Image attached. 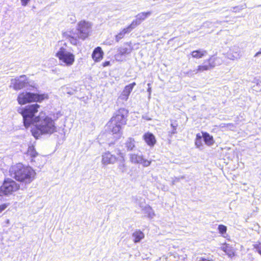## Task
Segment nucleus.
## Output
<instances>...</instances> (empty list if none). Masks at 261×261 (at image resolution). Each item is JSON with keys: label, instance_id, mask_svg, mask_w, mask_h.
Instances as JSON below:
<instances>
[{"label": "nucleus", "instance_id": "1", "mask_svg": "<svg viewBox=\"0 0 261 261\" xmlns=\"http://www.w3.org/2000/svg\"><path fill=\"white\" fill-rule=\"evenodd\" d=\"M35 125L31 129L33 136L38 139L41 135L51 134L56 130L55 123L52 119L41 112L36 118Z\"/></svg>", "mask_w": 261, "mask_h": 261}, {"label": "nucleus", "instance_id": "2", "mask_svg": "<svg viewBox=\"0 0 261 261\" xmlns=\"http://www.w3.org/2000/svg\"><path fill=\"white\" fill-rule=\"evenodd\" d=\"M10 175L16 180L24 184H29L34 179L35 172L30 167L18 163L12 166L9 169Z\"/></svg>", "mask_w": 261, "mask_h": 261}, {"label": "nucleus", "instance_id": "3", "mask_svg": "<svg viewBox=\"0 0 261 261\" xmlns=\"http://www.w3.org/2000/svg\"><path fill=\"white\" fill-rule=\"evenodd\" d=\"M127 114L128 112L126 109H120L108 122V125L113 134L121 136L122 126L126 124Z\"/></svg>", "mask_w": 261, "mask_h": 261}, {"label": "nucleus", "instance_id": "4", "mask_svg": "<svg viewBox=\"0 0 261 261\" xmlns=\"http://www.w3.org/2000/svg\"><path fill=\"white\" fill-rule=\"evenodd\" d=\"M40 106L37 103L28 105L24 108H19L17 112L23 117L24 125L28 127L31 124H34L37 121L38 116L36 114L38 112Z\"/></svg>", "mask_w": 261, "mask_h": 261}, {"label": "nucleus", "instance_id": "5", "mask_svg": "<svg viewBox=\"0 0 261 261\" xmlns=\"http://www.w3.org/2000/svg\"><path fill=\"white\" fill-rule=\"evenodd\" d=\"M48 98V95L45 93L39 94L31 92H22L19 94L17 100L19 104L22 105L31 102H40Z\"/></svg>", "mask_w": 261, "mask_h": 261}, {"label": "nucleus", "instance_id": "6", "mask_svg": "<svg viewBox=\"0 0 261 261\" xmlns=\"http://www.w3.org/2000/svg\"><path fill=\"white\" fill-rule=\"evenodd\" d=\"M19 185L13 180L7 178L0 187V200L6 199V197L18 190Z\"/></svg>", "mask_w": 261, "mask_h": 261}, {"label": "nucleus", "instance_id": "7", "mask_svg": "<svg viewBox=\"0 0 261 261\" xmlns=\"http://www.w3.org/2000/svg\"><path fill=\"white\" fill-rule=\"evenodd\" d=\"M91 24L85 21H81L79 22L77 28L75 31L76 37L82 40L85 39L89 36L90 32Z\"/></svg>", "mask_w": 261, "mask_h": 261}, {"label": "nucleus", "instance_id": "8", "mask_svg": "<svg viewBox=\"0 0 261 261\" xmlns=\"http://www.w3.org/2000/svg\"><path fill=\"white\" fill-rule=\"evenodd\" d=\"M29 85L28 79L26 75H22L14 79H12L10 87L13 88L15 90H19L23 88L28 87Z\"/></svg>", "mask_w": 261, "mask_h": 261}, {"label": "nucleus", "instance_id": "9", "mask_svg": "<svg viewBox=\"0 0 261 261\" xmlns=\"http://www.w3.org/2000/svg\"><path fill=\"white\" fill-rule=\"evenodd\" d=\"M129 160L132 163L141 164L145 167L150 166L151 163V161H148L144 158L143 155L135 153L129 154Z\"/></svg>", "mask_w": 261, "mask_h": 261}, {"label": "nucleus", "instance_id": "10", "mask_svg": "<svg viewBox=\"0 0 261 261\" xmlns=\"http://www.w3.org/2000/svg\"><path fill=\"white\" fill-rule=\"evenodd\" d=\"M101 157V164L104 166L114 164L118 160V158L115 155L112 154L109 151L103 153Z\"/></svg>", "mask_w": 261, "mask_h": 261}, {"label": "nucleus", "instance_id": "11", "mask_svg": "<svg viewBox=\"0 0 261 261\" xmlns=\"http://www.w3.org/2000/svg\"><path fill=\"white\" fill-rule=\"evenodd\" d=\"M136 85V83L134 82L132 84H130L126 86L123 90L122 91V93L119 96L118 99H120L123 101H126L128 98V96L130 92L132 91L134 86Z\"/></svg>", "mask_w": 261, "mask_h": 261}, {"label": "nucleus", "instance_id": "12", "mask_svg": "<svg viewBox=\"0 0 261 261\" xmlns=\"http://www.w3.org/2000/svg\"><path fill=\"white\" fill-rule=\"evenodd\" d=\"M151 14V13L150 11L139 13L136 16V19L133 20L130 24L134 28H135L137 25L141 23L142 20H145L146 18L150 15Z\"/></svg>", "mask_w": 261, "mask_h": 261}, {"label": "nucleus", "instance_id": "13", "mask_svg": "<svg viewBox=\"0 0 261 261\" xmlns=\"http://www.w3.org/2000/svg\"><path fill=\"white\" fill-rule=\"evenodd\" d=\"M103 52L100 47L94 49L92 54V58L95 62H99L103 58Z\"/></svg>", "mask_w": 261, "mask_h": 261}, {"label": "nucleus", "instance_id": "14", "mask_svg": "<svg viewBox=\"0 0 261 261\" xmlns=\"http://www.w3.org/2000/svg\"><path fill=\"white\" fill-rule=\"evenodd\" d=\"M127 46H122L118 49V55L121 56L128 55L133 50V47L130 42L125 44Z\"/></svg>", "mask_w": 261, "mask_h": 261}, {"label": "nucleus", "instance_id": "15", "mask_svg": "<svg viewBox=\"0 0 261 261\" xmlns=\"http://www.w3.org/2000/svg\"><path fill=\"white\" fill-rule=\"evenodd\" d=\"M143 139L145 142L150 146H153L156 142L154 136L150 133H145L143 135Z\"/></svg>", "mask_w": 261, "mask_h": 261}, {"label": "nucleus", "instance_id": "16", "mask_svg": "<svg viewBox=\"0 0 261 261\" xmlns=\"http://www.w3.org/2000/svg\"><path fill=\"white\" fill-rule=\"evenodd\" d=\"M134 28L131 24L127 28L123 29L118 34L115 36V40L117 42H119L120 40L122 39L125 34L130 33Z\"/></svg>", "mask_w": 261, "mask_h": 261}, {"label": "nucleus", "instance_id": "17", "mask_svg": "<svg viewBox=\"0 0 261 261\" xmlns=\"http://www.w3.org/2000/svg\"><path fill=\"white\" fill-rule=\"evenodd\" d=\"M118 154L120 156L119 159V163L118 165V169L121 173H124L127 170L126 166L125 164V160L123 153L119 152Z\"/></svg>", "mask_w": 261, "mask_h": 261}, {"label": "nucleus", "instance_id": "18", "mask_svg": "<svg viewBox=\"0 0 261 261\" xmlns=\"http://www.w3.org/2000/svg\"><path fill=\"white\" fill-rule=\"evenodd\" d=\"M136 141L134 138H128L125 142V147L127 151H133L134 150Z\"/></svg>", "mask_w": 261, "mask_h": 261}, {"label": "nucleus", "instance_id": "19", "mask_svg": "<svg viewBox=\"0 0 261 261\" xmlns=\"http://www.w3.org/2000/svg\"><path fill=\"white\" fill-rule=\"evenodd\" d=\"M207 54V51L203 49H198L191 52L192 57L196 59H200L203 58Z\"/></svg>", "mask_w": 261, "mask_h": 261}, {"label": "nucleus", "instance_id": "20", "mask_svg": "<svg viewBox=\"0 0 261 261\" xmlns=\"http://www.w3.org/2000/svg\"><path fill=\"white\" fill-rule=\"evenodd\" d=\"M237 51H235V54H233L230 50V49L229 50V51L226 54V57L230 59V60H237L238 59H240V57H241V51L240 50L239 48H236Z\"/></svg>", "mask_w": 261, "mask_h": 261}, {"label": "nucleus", "instance_id": "21", "mask_svg": "<svg viewBox=\"0 0 261 261\" xmlns=\"http://www.w3.org/2000/svg\"><path fill=\"white\" fill-rule=\"evenodd\" d=\"M56 56L59 58L60 62L65 63V48L64 46H61L59 50L57 53Z\"/></svg>", "mask_w": 261, "mask_h": 261}, {"label": "nucleus", "instance_id": "22", "mask_svg": "<svg viewBox=\"0 0 261 261\" xmlns=\"http://www.w3.org/2000/svg\"><path fill=\"white\" fill-rule=\"evenodd\" d=\"M207 61L210 62L212 68H213L216 66L221 64L222 62V59L219 57H211Z\"/></svg>", "mask_w": 261, "mask_h": 261}, {"label": "nucleus", "instance_id": "23", "mask_svg": "<svg viewBox=\"0 0 261 261\" xmlns=\"http://www.w3.org/2000/svg\"><path fill=\"white\" fill-rule=\"evenodd\" d=\"M78 37H76V33L70 32L69 34H66V40L68 39L69 41L73 45H75L77 43Z\"/></svg>", "mask_w": 261, "mask_h": 261}, {"label": "nucleus", "instance_id": "24", "mask_svg": "<svg viewBox=\"0 0 261 261\" xmlns=\"http://www.w3.org/2000/svg\"><path fill=\"white\" fill-rule=\"evenodd\" d=\"M133 237L134 242L138 243L144 238V234L141 231L137 230L133 233Z\"/></svg>", "mask_w": 261, "mask_h": 261}, {"label": "nucleus", "instance_id": "25", "mask_svg": "<svg viewBox=\"0 0 261 261\" xmlns=\"http://www.w3.org/2000/svg\"><path fill=\"white\" fill-rule=\"evenodd\" d=\"M202 136L206 144L210 146L214 144L213 138L208 134L206 133H203Z\"/></svg>", "mask_w": 261, "mask_h": 261}, {"label": "nucleus", "instance_id": "26", "mask_svg": "<svg viewBox=\"0 0 261 261\" xmlns=\"http://www.w3.org/2000/svg\"><path fill=\"white\" fill-rule=\"evenodd\" d=\"M211 69H212V67L210 66V62H208L207 65H200L198 66L196 69L197 73H198L199 72H203L204 71L208 70Z\"/></svg>", "mask_w": 261, "mask_h": 261}, {"label": "nucleus", "instance_id": "27", "mask_svg": "<svg viewBox=\"0 0 261 261\" xmlns=\"http://www.w3.org/2000/svg\"><path fill=\"white\" fill-rule=\"evenodd\" d=\"M222 250L225 252L229 256L234 255V252L232 248L227 245H224L222 247Z\"/></svg>", "mask_w": 261, "mask_h": 261}, {"label": "nucleus", "instance_id": "28", "mask_svg": "<svg viewBox=\"0 0 261 261\" xmlns=\"http://www.w3.org/2000/svg\"><path fill=\"white\" fill-rule=\"evenodd\" d=\"M74 61V56L72 54L66 53V65H72Z\"/></svg>", "mask_w": 261, "mask_h": 261}, {"label": "nucleus", "instance_id": "29", "mask_svg": "<svg viewBox=\"0 0 261 261\" xmlns=\"http://www.w3.org/2000/svg\"><path fill=\"white\" fill-rule=\"evenodd\" d=\"M27 154L31 157L34 158L37 155V152L35 150L33 146H30L28 147Z\"/></svg>", "mask_w": 261, "mask_h": 261}, {"label": "nucleus", "instance_id": "30", "mask_svg": "<svg viewBox=\"0 0 261 261\" xmlns=\"http://www.w3.org/2000/svg\"><path fill=\"white\" fill-rule=\"evenodd\" d=\"M144 210L145 211V213L148 214V217L152 218L154 216V213L151 208V207L149 205H146L144 207Z\"/></svg>", "mask_w": 261, "mask_h": 261}, {"label": "nucleus", "instance_id": "31", "mask_svg": "<svg viewBox=\"0 0 261 261\" xmlns=\"http://www.w3.org/2000/svg\"><path fill=\"white\" fill-rule=\"evenodd\" d=\"M170 125L172 127V129L171 131L169 132V135L171 136L172 135L176 134V128L178 126V124L176 121H174L173 122H171Z\"/></svg>", "mask_w": 261, "mask_h": 261}, {"label": "nucleus", "instance_id": "32", "mask_svg": "<svg viewBox=\"0 0 261 261\" xmlns=\"http://www.w3.org/2000/svg\"><path fill=\"white\" fill-rule=\"evenodd\" d=\"M195 143L198 148L200 147L202 145V136L199 134L196 135V138Z\"/></svg>", "mask_w": 261, "mask_h": 261}, {"label": "nucleus", "instance_id": "33", "mask_svg": "<svg viewBox=\"0 0 261 261\" xmlns=\"http://www.w3.org/2000/svg\"><path fill=\"white\" fill-rule=\"evenodd\" d=\"M185 74L189 77H192L195 74H197V72L196 69H195L194 70L190 69V70H188V71L185 72Z\"/></svg>", "mask_w": 261, "mask_h": 261}, {"label": "nucleus", "instance_id": "34", "mask_svg": "<svg viewBox=\"0 0 261 261\" xmlns=\"http://www.w3.org/2000/svg\"><path fill=\"white\" fill-rule=\"evenodd\" d=\"M68 21L71 23H73L76 22V19L75 16L72 14L68 15Z\"/></svg>", "mask_w": 261, "mask_h": 261}, {"label": "nucleus", "instance_id": "35", "mask_svg": "<svg viewBox=\"0 0 261 261\" xmlns=\"http://www.w3.org/2000/svg\"><path fill=\"white\" fill-rule=\"evenodd\" d=\"M218 230L219 232L221 234H224L226 232L227 227L223 225H219L218 226Z\"/></svg>", "mask_w": 261, "mask_h": 261}, {"label": "nucleus", "instance_id": "36", "mask_svg": "<svg viewBox=\"0 0 261 261\" xmlns=\"http://www.w3.org/2000/svg\"><path fill=\"white\" fill-rule=\"evenodd\" d=\"M245 8H246L245 4L243 6L234 7L233 8V11L234 12H239L240 10H241Z\"/></svg>", "mask_w": 261, "mask_h": 261}, {"label": "nucleus", "instance_id": "37", "mask_svg": "<svg viewBox=\"0 0 261 261\" xmlns=\"http://www.w3.org/2000/svg\"><path fill=\"white\" fill-rule=\"evenodd\" d=\"M253 246L254 248L256 249V251L259 253L261 252V244L260 243H257L256 244H253Z\"/></svg>", "mask_w": 261, "mask_h": 261}, {"label": "nucleus", "instance_id": "38", "mask_svg": "<svg viewBox=\"0 0 261 261\" xmlns=\"http://www.w3.org/2000/svg\"><path fill=\"white\" fill-rule=\"evenodd\" d=\"M8 206V204L4 203L0 205V213H1L3 211H4Z\"/></svg>", "mask_w": 261, "mask_h": 261}, {"label": "nucleus", "instance_id": "39", "mask_svg": "<svg viewBox=\"0 0 261 261\" xmlns=\"http://www.w3.org/2000/svg\"><path fill=\"white\" fill-rule=\"evenodd\" d=\"M172 179V185H174L176 182H178L180 181V178H178L177 177H174Z\"/></svg>", "mask_w": 261, "mask_h": 261}, {"label": "nucleus", "instance_id": "40", "mask_svg": "<svg viewBox=\"0 0 261 261\" xmlns=\"http://www.w3.org/2000/svg\"><path fill=\"white\" fill-rule=\"evenodd\" d=\"M20 1H21V5L23 6H27L28 5V4L29 3V2L30 1V0H20Z\"/></svg>", "mask_w": 261, "mask_h": 261}, {"label": "nucleus", "instance_id": "41", "mask_svg": "<svg viewBox=\"0 0 261 261\" xmlns=\"http://www.w3.org/2000/svg\"><path fill=\"white\" fill-rule=\"evenodd\" d=\"M236 48H239V47H236V46H233V47H232L230 49L231 50V51L233 54H235V51H237V49Z\"/></svg>", "mask_w": 261, "mask_h": 261}, {"label": "nucleus", "instance_id": "42", "mask_svg": "<svg viewBox=\"0 0 261 261\" xmlns=\"http://www.w3.org/2000/svg\"><path fill=\"white\" fill-rule=\"evenodd\" d=\"M110 65V61H106L102 64L103 67H106V66H109Z\"/></svg>", "mask_w": 261, "mask_h": 261}, {"label": "nucleus", "instance_id": "43", "mask_svg": "<svg viewBox=\"0 0 261 261\" xmlns=\"http://www.w3.org/2000/svg\"><path fill=\"white\" fill-rule=\"evenodd\" d=\"M260 55H261V48H260L259 50L255 54L254 57H258Z\"/></svg>", "mask_w": 261, "mask_h": 261}, {"label": "nucleus", "instance_id": "44", "mask_svg": "<svg viewBox=\"0 0 261 261\" xmlns=\"http://www.w3.org/2000/svg\"><path fill=\"white\" fill-rule=\"evenodd\" d=\"M147 92L149 93V95H150V94H151V87H148V88L147 89Z\"/></svg>", "mask_w": 261, "mask_h": 261}, {"label": "nucleus", "instance_id": "45", "mask_svg": "<svg viewBox=\"0 0 261 261\" xmlns=\"http://www.w3.org/2000/svg\"><path fill=\"white\" fill-rule=\"evenodd\" d=\"M66 92L68 93V94H69L70 95H72L73 94V91H66Z\"/></svg>", "mask_w": 261, "mask_h": 261}, {"label": "nucleus", "instance_id": "46", "mask_svg": "<svg viewBox=\"0 0 261 261\" xmlns=\"http://www.w3.org/2000/svg\"><path fill=\"white\" fill-rule=\"evenodd\" d=\"M178 177V178H180V179H185V176H183V175H182V176H179V177Z\"/></svg>", "mask_w": 261, "mask_h": 261}, {"label": "nucleus", "instance_id": "47", "mask_svg": "<svg viewBox=\"0 0 261 261\" xmlns=\"http://www.w3.org/2000/svg\"><path fill=\"white\" fill-rule=\"evenodd\" d=\"M9 223V220H7V223Z\"/></svg>", "mask_w": 261, "mask_h": 261}, {"label": "nucleus", "instance_id": "48", "mask_svg": "<svg viewBox=\"0 0 261 261\" xmlns=\"http://www.w3.org/2000/svg\"><path fill=\"white\" fill-rule=\"evenodd\" d=\"M147 85H148V87H150V84H148Z\"/></svg>", "mask_w": 261, "mask_h": 261}, {"label": "nucleus", "instance_id": "49", "mask_svg": "<svg viewBox=\"0 0 261 261\" xmlns=\"http://www.w3.org/2000/svg\"><path fill=\"white\" fill-rule=\"evenodd\" d=\"M61 43V45H62L63 44V41H61L60 42Z\"/></svg>", "mask_w": 261, "mask_h": 261}, {"label": "nucleus", "instance_id": "50", "mask_svg": "<svg viewBox=\"0 0 261 261\" xmlns=\"http://www.w3.org/2000/svg\"><path fill=\"white\" fill-rule=\"evenodd\" d=\"M259 254H260V255H261V252L259 253Z\"/></svg>", "mask_w": 261, "mask_h": 261}]
</instances>
